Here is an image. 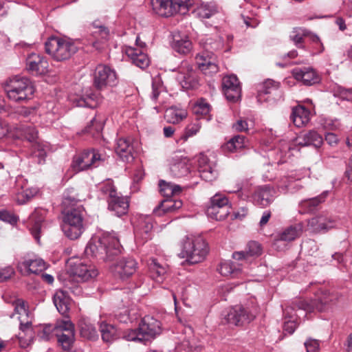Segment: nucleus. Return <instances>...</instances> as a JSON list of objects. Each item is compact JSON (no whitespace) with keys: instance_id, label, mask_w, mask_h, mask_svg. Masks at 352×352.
I'll return each instance as SVG.
<instances>
[{"instance_id":"obj_23","label":"nucleus","mask_w":352,"mask_h":352,"mask_svg":"<svg viewBox=\"0 0 352 352\" xmlns=\"http://www.w3.org/2000/svg\"><path fill=\"white\" fill-rule=\"evenodd\" d=\"M337 221L335 218L327 214H320L309 220L308 229L313 232H325L335 228Z\"/></svg>"},{"instance_id":"obj_36","label":"nucleus","mask_w":352,"mask_h":352,"mask_svg":"<svg viewBox=\"0 0 352 352\" xmlns=\"http://www.w3.org/2000/svg\"><path fill=\"white\" fill-rule=\"evenodd\" d=\"M124 52L131 59L132 63L135 66L141 69H144L148 66L150 63L149 58L140 49H137L131 46H126Z\"/></svg>"},{"instance_id":"obj_22","label":"nucleus","mask_w":352,"mask_h":352,"mask_svg":"<svg viewBox=\"0 0 352 352\" xmlns=\"http://www.w3.org/2000/svg\"><path fill=\"white\" fill-rule=\"evenodd\" d=\"M198 169L200 177L206 182H212L219 176L217 163L210 161L207 156L201 155L199 157Z\"/></svg>"},{"instance_id":"obj_60","label":"nucleus","mask_w":352,"mask_h":352,"mask_svg":"<svg viewBox=\"0 0 352 352\" xmlns=\"http://www.w3.org/2000/svg\"><path fill=\"white\" fill-rule=\"evenodd\" d=\"M196 349L194 338H185L175 347L176 352H194Z\"/></svg>"},{"instance_id":"obj_55","label":"nucleus","mask_w":352,"mask_h":352,"mask_svg":"<svg viewBox=\"0 0 352 352\" xmlns=\"http://www.w3.org/2000/svg\"><path fill=\"white\" fill-rule=\"evenodd\" d=\"M302 232L300 225L290 226L284 230L280 234V241H291L299 236Z\"/></svg>"},{"instance_id":"obj_9","label":"nucleus","mask_w":352,"mask_h":352,"mask_svg":"<svg viewBox=\"0 0 352 352\" xmlns=\"http://www.w3.org/2000/svg\"><path fill=\"white\" fill-rule=\"evenodd\" d=\"M151 4L155 13L164 17L185 14L192 5V0H151Z\"/></svg>"},{"instance_id":"obj_32","label":"nucleus","mask_w":352,"mask_h":352,"mask_svg":"<svg viewBox=\"0 0 352 352\" xmlns=\"http://www.w3.org/2000/svg\"><path fill=\"white\" fill-rule=\"evenodd\" d=\"M173 49L180 54H188L192 50V43L188 35L180 32H175L172 41Z\"/></svg>"},{"instance_id":"obj_52","label":"nucleus","mask_w":352,"mask_h":352,"mask_svg":"<svg viewBox=\"0 0 352 352\" xmlns=\"http://www.w3.org/2000/svg\"><path fill=\"white\" fill-rule=\"evenodd\" d=\"M92 26L94 28L93 34L96 39L100 40L101 42H104L109 39L111 35L110 30L107 27L102 24L100 21H94Z\"/></svg>"},{"instance_id":"obj_16","label":"nucleus","mask_w":352,"mask_h":352,"mask_svg":"<svg viewBox=\"0 0 352 352\" xmlns=\"http://www.w3.org/2000/svg\"><path fill=\"white\" fill-rule=\"evenodd\" d=\"M138 145V142L132 138H119L116 140L115 151L123 162H131L135 158Z\"/></svg>"},{"instance_id":"obj_61","label":"nucleus","mask_w":352,"mask_h":352,"mask_svg":"<svg viewBox=\"0 0 352 352\" xmlns=\"http://www.w3.org/2000/svg\"><path fill=\"white\" fill-rule=\"evenodd\" d=\"M210 105L204 99L199 100L192 107V111L197 115H207L210 112Z\"/></svg>"},{"instance_id":"obj_44","label":"nucleus","mask_w":352,"mask_h":352,"mask_svg":"<svg viewBox=\"0 0 352 352\" xmlns=\"http://www.w3.org/2000/svg\"><path fill=\"white\" fill-rule=\"evenodd\" d=\"M186 109L177 106H172L166 110L165 118L168 122L178 124L187 117Z\"/></svg>"},{"instance_id":"obj_15","label":"nucleus","mask_w":352,"mask_h":352,"mask_svg":"<svg viewBox=\"0 0 352 352\" xmlns=\"http://www.w3.org/2000/svg\"><path fill=\"white\" fill-rule=\"evenodd\" d=\"M294 151H298L295 143L281 140L276 146L270 152L268 157L272 158V164H280L286 162L291 156L294 155Z\"/></svg>"},{"instance_id":"obj_5","label":"nucleus","mask_w":352,"mask_h":352,"mask_svg":"<svg viewBox=\"0 0 352 352\" xmlns=\"http://www.w3.org/2000/svg\"><path fill=\"white\" fill-rule=\"evenodd\" d=\"M13 305L14 313L11 317L18 315L21 331L18 336L19 344L22 348H26L32 343L34 338V331L32 324L33 316L26 308L25 303L23 300L17 299Z\"/></svg>"},{"instance_id":"obj_64","label":"nucleus","mask_w":352,"mask_h":352,"mask_svg":"<svg viewBox=\"0 0 352 352\" xmlns=\"http://www.w3.org/2000/svg\"><path fill=\"white\" fill-rule=\"evenodd\" d=\"M201 129V122L199 120H196L186 127L184 138L187 139L189 137H192L196 135Z\"/></svg>"},{"instance_id":"obj_56","label":"nucleus","mask_w":352,"mask_h":352,"mask_svg":"<svg viewBox=\"0 0 352 352\" xmlns=\"http://www.w3.org/2000/svg\"><path fill=\"white\" fill-rule=\"evenodd\" d=\"M56 326L53 327L51 324L40 325L36 329H34V334H37V338L41 341H48L52 337V333L56 334Z\"/></svg>"},{"instance_id":"obj_10","label":"nucleus","mask_w":352,"mask_h":352,"mask_svg":"<svg viewBox=\"0 0 352 352\" xmlns=\"http://www.w3.org/2000/svg\"><path fill=\"white\" fill-rule=\"evenodd\" d=\"M106 159V155L97 150L82 152L73 158L72 168L75 173L98 166Z\"/></svg>"},{"instance_id":"obj_59","label":"nucleus","mask_w":352,"mask_h":352,"mask_svg":"<svg viewBox=\"0 0 352 352\" xmlns=\"http://www.w3.org/2000/svg\"><path fill=\"white\" fill-rule=\"evenodd\" d=\"M120 338L126 341H133L138 342H142L144 344L142 334L139 329H128L121 333Z\"/></svg>"},{"instance_id":"obj_37","label":"nucleus","mask_w":352,"mask_h":352,"mask_svg":"<svg viewBox=\"0 0 352 352\" xmlns=\"http://www.w3.org/2000/svg\"><path fill=\"white\" fill-rule=\"evenodd\" d=\"M293 75L297 80H300L305 85H311L319 81L316 72L311 67L295 69Z\"/></svg>"},{"instance_id":"obj_46","label":"nucleus","mask_w":352,"mask_h":352,"mask_svg":"<svg viewBox=\"0 0 352 352\" xmlns=\"http://www.w3.org/2000/svg\"><path fill=\"white\" fill-rule=\"evenodd\" d=\"M149 270L151 277L155 282L161 283L165 279L166 269L164 266L160 265L156 259L152 258L151 260Z\"/></svg>"},{"instance_id":"obj_28","label":"nucleus","mask_w":352,"mask_h":352,"mask_svg":"<svg viewBox=\"0 0 352 352\" xmlns=\"http://www.w3.org/2000/svg\"><path fill=\"white\" fill-rule=\"evenodd\" d=\"M169 169L175 177L186 176L190 172V160L186 157L176 154L169 160Z\"/></svg>"},{"instance_id":"obj_50","label":"nucleus","mask_w":352,"mask_h":352,"mask_svg":"<svg viewBox=\"0 0 352 352\" xmlns=\"http://www.w3.org/2000/svg\"><path fill=\"white\" fill-rule=\"evenodd\" d=\"M99 191V197L100 199H106L107 201L118 194L113 181L107 179L98 186Z\"/></svg>"},{"instance_id":"obj_49","label":"nucleus","mask_w":352,"mask_h":352,"mask_svg":"<svg viewBox=\"0 0 352 352\" xmlns=\"http://www.w3.org/2000/svg\"><path fill=\"white\" fill-rule=\"evenodd\" d=\"M80 332L82 337L94 340L98 338V333L96 327L88 319H81L78 322Z\"/></svg>"},{"instance_id":"obj_53","label":"nucleus","mask_w":352,"mask_h":352,"mask_svg":"<svg viewBox=\"0 0 352 352\" xmlns=\"http://www.w3.org/2000/svg\"><path fill=\"white\" fill-rule=\"evenodd\" d=\"M161 193L166 197L179 195L182 192L179 185L161 180L159 184Z\"/></svg>"},{"instance_id":"obj_62","label":"nucleus","mask_w":352,"mask_h":352,"mask_svg":"<svg viewBox=\"0 0 352 352\" xmlns=\"http://www.w3.org/2000/svg\"><path fill=\"white\" fill-rule=\"evenodd\" d=\"M321 125L324 129L335 131L340 129L341 124L336 118H323L320 120Z\"/></svg>"},{"instance_id":"obj_38","label":"nucleus","mask_w":352,"mask_h":352,"mask_svg":"<svg viewBox=\"0 0 352 352\" xmlns=\"http://www.w3.org/2000/svg\"><path fill=\"white\" fill-rule=\"evenodd\" d=\"M45 213V212L43 210L36 209L30 217V230L32 236L38 242L40 240V232L44 221Z\"/></svg>"},{"instance_id":"obj_30","label":"nucleus","mask_w":352,"mask_h":352,"mask_svg":"<svg viewBox=\"0 0 352 352\" xmlns=\"http://www.w3.org/2000/svg\"><path fill=\"white\" fill-rule=\"evenodd\" d=\"M254 204L261 207L269 206L274 199V190L268 185L256 188L252 196Z\"/></svg>"},{"instance_id":"obj_12","label":"nucleus","mask_w":352,"mask_h":352,"mask_svg":"<svg viewBox=\"0 0 352 352\" xmlns=\"http://www.w3.org/2000/svg\"><path fill=\"white\" fill-rule=\"evenodd\" d=\"M226 322L235 326H243L251 322L256 316L255 311L248 307L235 305L223 314Z\"/></svg>"},{"instance_id":"obj_17","label":"nucleus","mask_w":352,"mask_h":352,"mask_svg":"<svg viewBox=\"0 0 352 352\" xmlns=\"http://www.w3.org/2000/svg\"><path fill=\"white\" fill-rule=\"evenodd\" d=\"M289 40L292 41L294 45L299 48L305 50L304 41L305 38H308L312 43H319L320 50L319 52L324 51L323 44L321 43L320 38L309 30L302 27H296L292 29L289 33Z\"/></svg>"},{"instance_id":"obj_19","label":"nucleus","mask_w":352,"mask_h":352,"mask_svg":"<svg viewBox=\"0 0 352 352\" xmlns=\"http://www.w3.org/2000/svg\"><path fill=\"white\" fill-rule=\"evenodd\" d=\"M26 69L34 76H44L50 72L47 58L36 53H32L26 58Z\"/></svg>"},{"instance_id":"obj_18","label":"nucleus","mask_w":352,"mask_h":352,"mask_svg":"<svg viewBox=\"0 0 352 352\" xmlns=\"http://www.w3.org/2000/svg\"><path fill=\"white\" fill-rule=\"evenodd\" d=\"M71 274L77 281L87 282L94 279L98 275V270L93 264L80 261L72 266Z\"/></svg>"},{"instance_id":"obj_3","label":"nucleus","mask_w":352,"mask_h":352,"mask_svg":"<svg viewBox=\"0 0 352 352\" xmlns=\"http://www.w3.org/2000/svg\"><path fill=\"white\" fill-rule=\"evenodd\" d=\"M122 245L116 233L103 232L94 235L88 242L85 252L87 256L108 261L121 253Z\"/></svg>"},{"instance_id":"obj_13","label":"nucleus","mask_w":352,"mask_h":352,"mask_svg":"<svg viewBox=\"0 0 352 352\" xmlns=\"http://www.w3.org/2000/svg\"><path fill=\"white\" fill-rule=\"evenodd\" d=\"M94 84L99 90L115 86L117 84L116 72L108 66L98 65L94 74Z\"/></svg>"},{"instance_id":"obj_35","label":"nucleus","mask_w":352,"mask_h":352,"mask_svg":"<svg viewBox=\"0 0 352 352\" xmlns=\"http://www.w3.org/2000/svg\"><path fill=\"white\" fill-rule=\"evenodd\" d=\"M218 7L212 1H200L193 9V14L199 19L203 20L209 19L218 13Z\"/></svg>"},{"instance_id":"obj_8","label":"nucleus","mask_w":352,"mask_h":352,"mask_svg":"<svg viewBox=\"0 0 352 352\" xmlns=\"http://www.w3.org/2000/svg\"><path fill=\"white\" fill-rule=\"evenodd\" d=\"M85 210L82 206H78L68 210L63 217L62 230L71 240L78 239L83 232V217Z\"/></svg>"},{"instance_id":"obj_6","label":"nucleus","mask_w":352,"mask_h":352,"mask_svg":"<svg viewBox=\"0 0 352 352\" xmlns=\"http://www.w3.org/2000/svg\"><path fill=\"white\" fill-rule=\"evenodd\" d=\"M45 50L54 60L63 61L75 54L77 47L69 38L52 36L45 43Z\"/></svg>"},{"instance_id":"obj_54","label":"nucleus","mask_w":352,"mask_h":352,"mask_svg":"<svg viewBox=\"0 0 352 352\" xmlns=\"http://www.w3.org/2000/svg\"><path fill=\"white\" fill-rule=\"evenodd\" d=\"M41 114L40 108L36 107H23L19 110V115L28 121L36 123L39 122V118Z\"/></svg>"},{"instance_id":"obj_51","label":"nucleus","mask_w":352,"mask_h":352,"mask_svg":"<svg viewBox=\"0 0 352 352\" xmlns=\"http://www.w3.org/2000/svg\"><path fill=\"white\" fill-rule=\"evenodd\" d=\"M279 87V83L272 80L268 79L261 84L258 88L257 100L262 102L263 97L267 94H271L273 91H276ZM265 99H263L265 100Z\"/></svg>"},{"instance_id":"obj_1","label":"nucleus","mask_w":352,"mask_h":352,"mask_svg":"<svg viewBox=\"0 0 352 352\" xmlns=\"http://www.w3.org/2000/svg\"><path fill=\"white\" fill-rule=\"evenodd\" d=\"M337 292H321L315 299L296 300L283 309V329L289 334L294 332L298 320L301 317H306L307 314L314 311H327L336 305L341 298Z\"/></svg>"},{"instance_id":"obj_11","label":"nucleus","mask_w":352,"mask_h":352,"mask_svg":"<svg viewBox=\"0 0 352 352\" xmlns=\"http://www.w3.org/2000/svg\"><path fill=\"white\" fill-rule=\"evenodd\" d=\"M230 208L228 198L223 193L217 192L210 199L206 213L210 219L221 221L228 217Z\"/></svg>"},{"instance_id":"obj_33","label":"nucleus","mask_w":352,"mask_h":352,"mask_svg":"<svg viewBox=\"0 0 352 352\" xmlns=\"http://www.w3.org/2000/svg\"><path fill=\"white\" fill-rule=\"evenodd\" d=\"M69 100L76 107L94 108L98 104V98L92 90L89 89L82 96H70Z\"/></svg>"},{"instance_id":"obj_47","label":"nucleus","mask_w":352,"mask_h":352,"mask_svg":"<svg viewBox=\"0 0 352 352\" xmlns=\"http://www.w3.org/2000/svg\"><path fill=\"white\" fill-rule=\"evenodd\" d=\"M245 146V137L235 135L222 146V150L226 154L234 153L242 149Z\"/></svg>"},{"instance_id":"obj_40","label":"nucleus","mask_w":352,"mask_h":352,"mask_svg":"<svg viewBox=\"0 0 352 352\" xmlns=\"http://www.w3.org/2000/svg\"><path fill=\"white\" fill-rule=\"evenodd\" d=\"M108 208L114 214L120 217L127 212L129 208V202L126 197L115 195L108 201Z\"/></svg>"},{"instance_id":"obj_58","label":"nucleus","mask_w":352,"mask_h":352,"mask_svg":"<svg viewBox=\"0 0 352 352\" xmlns=\"http://www.w3.org/2000/svg\"><path fill=\"white\" fill-rule=\"evenodd\" d=\"M38 192V189L36 187L26 188L19 192L15 197L16 201L19 204H24Z\"/></svg>"},{"instance_id":"obj_20","label":"nucleus","mask_w":352,"mask_h":352,"mask_svg":"<svg viewBox=\"0 0 352 352\" xmlns=\"http://www.w3.org/2000/svg\"><path fill=\"white\" fill-rule=\"evenodd\" d=\"M222 87L228 100L235 102L241 98V88L236 76L231 74L223 77Z\"/></svg>"},{"instance_id":"obj_27","label":"nucleus","mask_w":352,"mask_h":352,"mask_svg":"<svg viewBox=\"0 0 352 352\" xmlns=\"http://www.w3.org/2000/svg\"><path fill=\"white\" fill-rule=\"evenodd\" d=\"M137 265V262L133 258H124L113 264L111 267V270L114 275L124 280L135 272Z\"/></svg>"},{"instance_id":"obj_31","label":"nucleus","mask_w":352,"mask_h":352,"mask_svg":"<svg viewBox=\"0 0 352 352\" xmlns=\"http://www.w3.org/2000/svg\"><path fill=\"white\" fill-rule=\"evenodd\" d=\"M243 266L245 265L242 262L236 265L230 261H224L220 263L217 270L223 276L239 278L242 277L243 274L248 273Z\"/></svg>"},{"instance_id":"obj_45","label":"nucleus","mask_w":352,"mask_h":352,"mask_svg":"<svg viewBox=\"0 0 352 352\" xmlns=\"http://www.w3.org/2000/svg\"><path fill=\"white\" fill-rule=\"evenodd\" d=\"M100 331L102 338L105 342H111L121 336V332L118 331L116 327L105 322H102L100 324Z\"/></svg>"},{"instance_id":"obj_4","label":"nucleus","mask_w":352,"mask_h":352,"mask_svg":"<svg viewBox=\"0 0 352 352\" xmlns=\"http://www.w3.org/2000/svg\"><path fill=\"white\" fill-rule=\"evenodd\" d=\"M209 249L205 239L200 235H187L184 240L181 258L190 265L197 264L205 260Z\"/></svg>"},{"instance_id":"obj_57","label":"nucleus","mask_w":352,"mask_h":352,"mask_svg":"<svg viewBox=\"0 0 352 352\" xmlns=\"http://www.w3.org/2000/svg\"><path fill=\"white\" fill-rule=\"evenodd\" d=\"M104 126V120H99L96 116L93 118L85 128V133H90L93 136L98 135Z\"/></svg>"},{"instance_id":"obj_24","label":"nucleus","mask_w":352,"mask_h":352,"mask_svg":"<svg viewBox=\"0 0 352 352\" xmlns=\"http://www.w3.org/2000/svg\"><path fill=\"white\" fill-rule=\"evenodd\" d=\"M153 230L152 219L150 217H141L134 228L135 239L137 243L144 244L151 239Z\"/></svg>"},{"instance_id":"obj_25","label":"nucleus","mask_w":352,"mask_h":352,"mask_svg":"<svg viewBox=\"0 0 352 352\" xmlns=\"http://www.w3.org/2000/svg\"><path fill=\"white\" fill-rule=\"evenodd\" d=\"M300 178L301 176L297 175L296 172H291L278 179L276 187L283 193H295L303 188L300 182Z\"/></svg>"},{"instance_id":"obj_39","label":"nucleus","mask_w":352,"mask_h":352,"mask_svg":"<svg viewBox=\"0 0 352 352\" xmlns=\"http://www.w3.org/2000/svg\"><path fill=\"white\" fill-rule=\"evenodd\" d=\"M290 119L296 126L300 128L305 126L310 121L311 112L305 107L298 106L292 109Z\"/></svg>"},{"instance_id":"obj_26","label":"nucleus","mask_w":352,"mask_h":352,"mask_svg":"<svg viewBox=\"0 0 352 352\" xmlns=\"http://www.w3.org/2000/svg\"><path fill=\"white\" fill-rule=\"evenodd\" d=\"M47 268L45 262L40 258L24 257L17 264L23 274H38Z\"/></svg>"},{"instance_id":"obj_41","label":"nucleus","mask_w":352,"mask_h":352,"mask_svg":"<svg viewBox=\"0 0 352 352\" xmlns=\"http://www.w3.org/2000/svg\"><path fill=\"white\" fill-rule=\"evenodd\" d=\"M184 64L186 66L187 72L184 74L182 73L178 76L177 80L183 89H195L199 85L197 76L195 72H193L192 67H190L187 63H185Z\"/></svg>"},{"instance_id":"obj_43","label":"nucleus","mask_w":352,"mask_h":352,"mask_svg":"<svg viewBox=\"0 0 352 352\" xmlns=\"http://www.w3.org/2000/svg\"><path fill=\"white\" fill-rule=\"evenodd\" d=\"M53 302L60 314H67L69 310L70 298L66 292L56 291L53 296Z\"/></svg>"},{"instance_id":"obj_48","label":"nucleus","mask_w":352,"mask_h":352,"mask_svg":"<svg viewBox=\"0 0 352 352\" xmlns=\"http://www.w3.org/2000/svg\"><path fill=\"white\" fill-rule=\"evenodd\" d=\"M323 143V138L322 135H320L316 131H309L308 133H305L302 138V140L298 141L297 144L298 145L302 146H309L313 145L316 148H319L322 146Z\"/></svg>"},{"instance_id":"obj_21","label":"nucleus","mask_w":352,"mask_h":352,"mask_svg":"<svg viewBox=\"0 0 352 352\" xmlns=\"http://www.w3.org/2000/svg\"><path fill=\"white\" fill-rule=\"evenodd\" d=\"M139 330L143 336L144 344L146 342L153 339L161 332V323L152 316L144 317L139 324Z\"/></svg>"},{"instance_id":"obj_29","label":"nucleus","mask_w":352,"mask_h":352,"mask_svg":"<svg viewBox=\"0 0 352 352\" xmlns=\"http://www.w3.org/2000/svg\"><path fill=\"white\" fill-rule=\"evenodd\" d=\"M262 248L259 243L252 241L246 246L245 251L234 252L232 258L241 261L244 265H248L252 261V257L258 256L261 254Z\"/></svg>"},{"instance_id":"obj_63","label":"nucleus","mask_w":352,"mask_h":352,"mask_svg":"<svg viewBox=\"0 0 352 352\" xmlns=\"http://www.w3.org/2000/svg\"><path fill=\"white\" fill-rule=\"evenodd\" d=\"M131 311H133V310L129 311L128 309H124L117 315L118 320L122 323H127L129 322H133L134 320H137L138 317L135 316V312L131 315Z\"/></svg>"},{"instance_id":"obj_7","label":"nucleus","mask_w":352,"mask_h":352,"mask_svg":"<svg viewBox=\"0 0 352 352\" xmlns=\"http://www.w3.org/2000/svg\"><path fill=\"white\" fill-rule=\"evenodd\" d=\"M6 91L9 100L16 102H22L32 98L34 88L28 78L16 76L10 80L6 85Z\"/></svg>"},{"instance_id":"obj_42","label":"nucleus","mask_w":352,"mask_h":352,"mask_svg":"<svg viewBox=\"0 0 352 352\" xmlns=\"http://www.w3.org/2000/svg\"><path fill=\"white\" fill-rule=\"evenodd\" d=\"M182 206V202L179 199H166L153 209V213L157 216L175 212Z\"/></svg>"},{"instance_id":"obj_2","label":"nucleus","mask_w":352,"mask_h":352,"mask_svg":"<svg viewBox=\"0 0 352 352\" xmlns=\"http://www.w3.org/2000/svg\"><path fill=\"white\" fill-rule=\"evenodd\" d=\"M223 36L215 35L214 36L206 35L199 39V44L204 51L196 56V63L199 69L206 75H212L219 71L217 58L212 51L224 49L225 52L231 48L230 43L233 41L231 34Z\"/></svg>"},{"instance_id":"obj_34","label":"nucleus","mask_w":352,"mask_h":352,"mask_svg":"<svg viewBox=\"0 0 352 352\" xmlns=\"http://www.w3.org/2000/svg\"><path fill=\"white\" fill-rule=\"evenodd\" d=\"M328 194L329 191L325 190L318 196L302 200L298 204L299 212L301 214H305L316 211L319 205L325 201Z\"/></svg>"},{"instance_id":"obj_14","label":"nucleus","mask_w":352,"mask_h":352,"mask_svg":"<svg viewBox=\"0 0 352 352\" xmlns=\"http://www.w3.org/2000/svg\"><path fill=\"white\" fill-rule=\"evenodd\" d=\"M56 336L63 349L69 351L74 341V327L69 320H62L56 325Z\"/></svg>"}]
</instances>
